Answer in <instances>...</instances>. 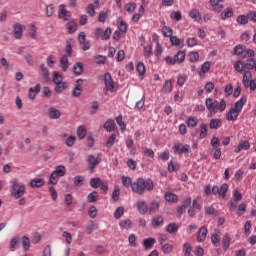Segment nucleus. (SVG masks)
Instances as JSON below:
<instances>
[{"mask_svg":"<svg viewBox=\"0 0 256 256\" xmlns=\"http://www.w3.org/2000/svg\"><path fill=\"white\" fill-rule=\"evenodd\" d=\"M66 29H68V33H75L77 31V23L75 21L68 22Z\"/></svg>","mask_w":256,"mask_h":256,"instance_id":"obj_55","label":"nucleus"},{"mask_svg":"<svg viewBox=\"0 0 256 256\" xmlns=\"http://www.w3.org/2000/svg\"><path fill=\"white\" fill-rule=\"evenodd\" d=\"M247 103V96H242L238 101L235 102L234 106L226 113L227 121H237L239 114L243 110Z\"/></svg>","mask_w":256,"mask_h":256,"instance_id":"obj_3","label":"nucleus"},{"mask_svg":"<svg viewBox=\"0 0 256 256\" xmlns=\"http://www.w3.org/2000/svg\"><path fill=\"white\" fill-rule=\"evenodd\" d=\"M96 227H95V222L93 220L89 221L86 224V231L88 233V235H91V233H93V231H95Z\"/></svg>","mask_w":256,"mask_h":256,"instance_id":"obj_62","label":"nucleus"},{"mask_svg":"<svg viewBox=\"0 0 256 256\" xmlns=\"http://www.w3.org/2000/svg\"><path fill=\"white\" fill-rule=\"evenodd\" d=\"M137 209L140 215H145L147 214V211H149V206H147V202L144 200H139L137 202Z\"/></svg>","mask_w":256,"mask_h":256,"instance_id":"obj_17","label":"nucleus"},{"mask_svg":"<svg viewBox=\"0 0 256 256\" xmlns=\"http://www.w3.org/2000/svg\"><path fill=\"white\" fill-rule=\"evenodd\" d=\"M25 191L26 188L23 182H19L17 179L11 181L10 193L14 199H21L25 195Z\"/></svg>","mask_w":256,"mask_h":256,"instance_id":"obj_4","label":"nucleus"},{"mask_svg":"<svg viewBox=\"0 0 256 256\" xmlns=\"http://www.w3.org/2000/svg\"><path fill=\"white\" fill-rule=\"evenodd\" d=\"M182 253L184 256H193V246L188 242H185L182 246Z\"/></svg>","mask_w":256,"mask_h":256,"instance_id":"obj_26","label":"nucleus"},{"mask_svg":"<svg viewBox=\"0 0 256 256\" xmlns=\"http://www.w3.org/2000/svg\"><path fill=\"white\" fill-rule=\"evenodd\" d=\"M104 83H105L106 89L111 93H114V91H117V86L113 82V78L111 77L110 73H106L104 75Z\"/></svg>","mask_w":256,"mask_h":256,"instance_id":"obj_9","label":"nucleus"},{"mask_svg":"<svg viewBox=\"0 0 256 256\" xmlns=\"http://www.w3.org/2000/svg\"><path fill=\"white\" fill-rule=\"evenodd\" d=\"M177 231H179V226L176 223H170L167 226V233L173 234L177 233Z\"/></svg>","mask_w":256,"mask_h":256,"instance_id":"obj_60","label":"nucleus"},{"mask_svg":"<svg viewBox=\"0 0 256 256\" xmlns=\"http://www.w3.org/2000/svg\"><path fill=\"white\" fill-rule=\"evenodd\" d=\"M210 6L213 8V11L216 13H221L223 11V0H209Z\"/></svg>","mask_w":256,"mask_h":256,"instance_id":"obj_14","label":"nucleus"},{"mask_svg":"<svg viewBox=\"0 0 256 256\" xmlns=\"http://www.w3.org/2000/svg\"><path fill=\"white\" fill-rule=\"evenodd\" d=\"M58 18L64 19V21H69V19H71V12L67 10V8L65 7V4H61L59 6Z\"/></svg>","mask_w":256,"mask_h":256,"instance_id":"obj_10","label":"nucleus"},{"mask_svg":"<svg viewBox=\"0 0 256 256\" xmlns=\"http://www.w3.org/2000/svg\"><path fill=\"white\" fill-rule=\"evenodd\" d=\"M248 149H251V144L249 141H240L238 146L234 149V153H241V151H248Z\"/></svg>","mask_w":256,"mask_h":256,"instance_id":"obj_11","label":"nucleus"},{"mask_svg":"<svg viewBox=\"0 0 256 256\" xmlns=\"http://www.w3.org/2000/svg\"><path fill=\"white\" fill-rule=\"evenodd\" d=\"M173 89V84L171 83V80H166L162 87V93H171Z\"/></svg>","mask_w":256,"mask_h":256,"instance_id":"obj_42","label":"nucleus"},{"mask_svg":"<svg viewBox=\"0 0 256 256\" xmlns=\"http://www.w3.org/2000/svg\"><path fill=\"white\" fill-rule=\"evenodd\" d=\"M161 31L164 37H167L168 39H170L173 36V29H171V27L169 26H163Z\"/></svg>","mask_w":256,"mask_h":256,"instance_id":"obj_47","label":"nucleus"},{"mask_svg":"<svg viewBox=\"0 0 256 256\" xmlns=\"http://www.w3.org/2000/svg\"><path fill=\"white\" fill-rule=\"evenodd\" d=\"M81 93H83V88L81 85L77 84L72 90V97H81Z\"/></svg>","mask_w":256,"mask_h":256,"instance_id":"obj_57","label":"nucleus"},{"mask_svg":"<svg viewBox=\"0 0 256 256\" xmlns=\"http://www.w3.org/2000/svg\"><path fill=\"white\" fill-rule=\"evenodd\" d=\"M207 227H201L199 232H198V236H197V241L198 243H203V241H205L207 239Z\"/></svg>","mask_w":256,"mask_h":256,"instance_id":"obj_20","label":"nucleus"},{"mask_svg":"<svg viewBox=\"0 0 256 256\" xmlns=\"http://www.w3.org/2000/svg\"><path fill=\"white\" fill-rule=\"evenodd\" d=\"M41 91V84H37L34 88L31 87L29 88V99H31L33 101V99H35V97H37V93H40Z\"/></svg>","mask_w":256,"mask_h":256,"instance_id":"obj_25","label":"nucleus"},{"mask_svg":"<svg viewBox=\"0 0 256 256\" xmlns=\"http://www.w3.org/2000/svg\"><path fill=\"white\" fill-rule=\"evenodd\" d=\"M116 123L117 125H119L120 129L122 132H125L126 129H127V124H125V122H123V116L122 115H119L117 118H116Z\"/></svg>","mask_w":256,"mask_h":256,"instance_id":"obj_52","label":"nucleus"},{"mask_svg":"<svg viewBox=\"0 0 256 256\" xmlns=\"http://www.w3.org/2000/svg\"><path fill=\"white\" fill-rule=\"evenodd\" d=\"M235 71H237V73H245V67H247V64H245V62L241 61V60H238L234 63L233 65Z\"/></svg>","mask_w":256,"mask_h":256,"instance_id":"obj_21","label":"nucleus"},{"mask_svg":"<svg viewBox=\"0 0 256 256\" xmlns=\"http://www.w3.org/2000/svg\"><path fill=\"white\" fill-rule=\"evenodd\" d=\"M99 163H101V161H99L98 158H95V156L93 154L88 156V167H89L91 173H93V169H95V167H97V165H99Z\"/></svg>","mask_w":256,"mask_h":256,"instance_id":"obj_15","label":"nucleus"},{"mask_svg":"<svg viewBox=\"0 0 256 256\" xmlns=\"http://www.w3.org/2000/svg\"><path fill=\"white\" fill-rule=\"evenodd\" d=\"M83 63L82 62H77L76 64H74L73 66V71L76 75H82L83 74Z\"/></svg>","mask_w":256,"mask_h":256,"instance_id":"obj_46","label":"nucleus"},{"mask_svg":"<svg viewBox=\"0 0 256 256\" xmlns=\"http://www.w3.org/2000/svg\"><path fill=\"white\" fill-rule=\"evenodd\" d=\"M13 35L15 39H21L23 37V25L17 23L13 27Z\"/></svg>","mask_w":256,"mask_h":256,"instance_id":"obj_19","label":"nucleus"},{"mask_svg":"<svg viewBox=\"0 0 256 256\" xmlns=\"http://www.w3.org/2000/svg\"><path fill=\"white\" fill-rule=\"evenodd\" d=\"M77 136L78 139H85V137H87V130L85 129V126H79L77 128Z\"/></svg>","mask_w":256,"mask_h":256,"instance_id":"obj_49","label":"nucleus"},{"mask_svg":"<svg viewBox=\"0 0 256 256\" xmlns=\"http://www.w3.org/2000/svg\"><path fill=\"white\" fill-rule=\"evenodd\" d=\"M186 44H187V47L193 48V47H197V45H199V41L195 37H188L186 39Z\"/></svg>","mask_w":256,"mask_h":256,"instance_id":"obj_48","label":"nucleus"},{"mask_svg":"<svg viewBox=\"0 0 256 256\" xmlns=\"http://www.w3.org/2000/svg\"><path fill=\"white\" fill-rule=\"evenodd\" d=\"M102 183H103V180L101 178H92L90 180V186L93 189H99V187H101Z\"/></svg>","mask_w":256,"mask_h":256,"instance_id":"obj_44","label":"nucleus"},{"mask_svg":"<svg viewBox=\"0 0 256 256\" xmlns=\"http://www.w3.org/2000/svg\"><path fill=\"white\" fill-rule=\"evenodd\" d=\"M143 55L146 59H149L153 55V45L149 44L144 46L143 48Z\"/></svg>","mask_w":256,"mask_h":256,"instance_id":"obj_36","label":"nucleus"},{"mask_svg":"<svg viewBox=\"0 0 256 256\" xmlns=\"http://www.w3.org/2000/svg\"><path fill=\"white\" fill-rule=\"evenodd\" d=\"M245 89H250V91H255L256 89V79H252L247 82V84H243Z\"/></svg>","mask_w":256,"mask_h":256,"instance_id":"obj_61","label":"nucleus"},{"mask_svg":"<svg viewBox=\"0 0 256 256\" xmlns=\"http://www.w3.org/2000/svg\"><path fill=\"white\" fill-rule=\"evenodd\" d=\"M153 187H154L153 180L143 179V178H138L131 185V189L133 193H137L138 195H143L145 191H153Z\"/></svg>","mask_w":256,"mask_h":256,"instance_id":"obj_2","label":"nucleus"},{"mask_svg":"<svg viewBox=\"0 0 256 256\" xmlns=\"http://www.w3.org/2000/svg\"><path fill=\"white\" fill-rule=\"evenodd\" d=\"M169 41L172 47H179V49H183V47H185V40L178 38L177 36H172Z\"/></svg>","mask_w":256,"mask_h":256,"instance_id":"obj_13","label":"nucleus"},{"mask_svg":"<svg viewBox=\"0 0 256 256\" xmlns=\"http://www.w3.org/2000/svg\"><path fill=\"white\" fill-rule=\"evenodd\" d=\"M219 237H221V230L215 229L212 236H211V243L215 247H219Z\"/></svg>","mask_w":256,"mask_h":256,"instance_id":"obj_24","label":"nucleus"},{"mask_svg":"<svg viewBox=\"0 0 256 256\" xmlns=\"http://www.w3.org/2000/svg\"><path fill=\"white\" fill-rule=\"evenodd\" d=\"M218 191L219 197L225 199V197L227 196V191H229V185L227 183L222 184L220 187H218Z\"/></svg>","mask_w":256,"mask_h":256,"instance_id":"obj_31","label":"nucleus"},{"mask_svg":"<svg viewBox=\"0 0 256 256\" xmlns=\"http://www.w3.org/2000/svg\"><path fill=\"white\" fill-rule=\"evenodd\" d=\"M233 15H235L233 8L227 7L224 10H222V12L220 14V19L222 21H227V19H231V17H233Z\"/></svg>","mask_w":256,"mask_h":256,"instance_id":"obj_12","label":"nucleus"},{"mask_svg":"<svg viewBox=\"0 0 256 256\" xmlns=\"http://www.w3.org/2000/svg\"><path fill=\"white\" fill-rule=\"evenodd\" d=\"M53 82L55 83V85L63 83V76L57 71L53 72Z\"/></svg>","mask_w":256,"mask_h":256,"instance_id":"obj_59","label":"nucleus"},{"mask_svg":"<svg viewBox=\"0 0 256 256\" xmlns=\"http://www.w3.org/2000/svg\"><path fill=\"white\" fill-rule=\"evenodd\" d=\"M200 55L197 51H190L188 53V61L190 63H199Z\"/></svg>","mask_w":256,"mask_h":256,"instance_id":"obj_30","label":"nucleus"},{"mask_svg":"<svg viewBox=\"0 0 256 256\" xmlns=\"http://www.w3.org/2000/svg\"><path fill=\"white\" fill-rule=\"evenodd\" d=\"M155 243H157L155 238H147V239H144L143 241V245L145 249H151L155 245Z\"/></svg>","mask_w":256,"mask_h":256,"instance_id":"obj_45","label":"nucleus"},{"mask_svg":"<svg viewBox=\"0 0 256 256\" xmlns=\"http://www.w3.org/2000/svg\"><path fill=\"white\" fill-rule=\"evenodd\" d=\"M189 17L196 21V23H201V20L203 19V17H201V12L197 9H192L189 13Z\"/></svg>","mask_w":256,"mask_h":256,"instance_id":"obj_23","label":"nucleus"},{"mask_svg":"<svg viewBox=\"0 0 256 256\" xmlns=\"http://www.w3.org/2000/svg\"><path fill=\"white\" fill-rule=\"evenodd\" d=\"M45 185V179L43 178H33L30 181V187L32 189H39L40 187H43Z\"/></svg>","mask_w":256,"mask_h":256,"instance_id":"obj_16","label":"nucleus"},{"mask_svg":"<svg viewBox=\"0 0 256 256\" xmlns=\"http://www.w3.org/2000/svg\"><path fill=\"white\" fill-rule=\"evenodd\" d=\"M190 205H191V197H187L186 199H184L183 204L177 208V213L179 215H183V213L187 211V208H189Z\"/></svg>","mask_w":256,"mask_h":256,"instance_id":"obj_18","label":"nucleus"},{"mask_svg":"<svg viewBox=\"0 0 256 256\" xmlns=\"http://www.w3.org/2000/svg\"><path fill=\"white\" fill-rule=\"evenodd\" d=\"M48 117L50 119H60L61 117V111H59L57 108L50 107L48 109Z\"/></svg>","mask_w":256,"mask_h":256,"instance_id":"obj_22","label":"nucleus"},{"mask_svg":"<svg viewBox=\"0 0 256 256\" xmlns=\"http://www.w3.org/2000/svg\"><path fill=\"white\" fill-rule=\"evenodd\" d=\"M162 253H164V255H169L173 253V244H169V243L164 244L162 246Z\"/></svg>","mask_w":256,"mask_h":256,"instance_id":"obj_53","label":"nucleus"},{"mask_svg":"<svg viewBox=\"0 0 256 256\" xmlns=\"http://www.w3.org/2000/svg\"><path fill=\"white\" fill-rule=\"evenodd\" d=\"M185 56V52L179 50L174 57L166 56L164 61L166 62V65H181V63L185 62Z\"/></svg>","mask_w":256,"mask_h":256,"instance_id":"obj_6","label":"nucleus"},{"mask_svg":"<svg viewBox=\"0 0 256 256\" xmlns=\"http://www.w3.org/2000/svg\"><path fill=\"white\" fill-rule=\"evenodd\" d=\"M164 197L166 201H168V203H178L179 201V196H177V194H174L172 192H166Z\"/></svg>","mask_w":256,"mask_h":256,"instance_id":"obj_28","label":"nucleus"},{"mask_svg":"<svg viewBox=\"0 0 256 256\" xmlns=\"http://www.w3.org/2000/svg\"><path fill=\"white\" fill-rule=\"evenodd\" d=\"M198 123H199V119H197V117L190 116L186 120L187 127H191V128L197 127Z\"/></svg>","mask_w":256,"mask_h":256,"instance_id":"obj_38","label":"nucleus"},{"mask_svg":"<svg viewBox=\"0 0 256 256\" xmlns=\"http://www.w3.org/2000/svg\"><path fill=\"white\" fill-rule=\"evenodd\" d=\"M222 243H223V247L226 251H227V249H229V247H231V236L229 235V233H225L223 235Z\"/></svg>","mask_w":256,"mask_h":256,"instance_id":"obj_34","label":"nucleus"},{"mask_svg":"<svg viewBox=\"0 0 256 256\" xmlns=\"http://www.w3.org/2000/svg\"><path fill=\"white\" fill-rule=\"evenodd\" d=\"M246 66H248V69L256 71V61L253 58H250L247 60Z\"/></svg>","mask_w":256,"mask_h":256,"instance_id":"obj_64","label":"nucleus"},{"mask_svg":"<svg viewBox=\"0 0 256 256\" xmlns=\"http://www.w3.org/2000/svg\"><path fill=\"white\" fill-rule=\"evenodd\" d=\"M119 225L122 229H127V230H129V229H131V227H133V223L131 222L130 219L121 220Z\"/></svg>","mask_w":256,"mask_h":256,"instance_id":"obj_51","label":"nucleus"},{"mask_svg":"<svg viewBox=\"0 0 256 256\" xmlns=\"http://www.w3.org/2000/svg\"><path fill=\"white\" fill-rule=\"evenodd\" d=\"M117 125L115 124V121L113 119H108L104 123V129L108 131V133L113 132L116 129Z\"/></svg>","mask_w":256,"mask_h":256,"instance_id":"obj_27","label":"nucleus"},{"mask_svg":"<svg viewBox=\"0 0 256 256\" xmlns=\"http://www.w3.org/2000/svg\"><path fill=\"white\" fill-rule=\"evenodd\" d=\"M160 204L158 201H152L148 206V211L150 214L155 213V211H159Z\"/></svg>","mask_w":256,"mask_h":256,"instance_id":"obj_41","label":"nucleus"},{"mask_svg":"<svg viewBox=\"0 0 256 256\" xmlns=\"http://www.w3.org/2000/svg\"><path fill=\"white\" fill-rule=\"evenodd\" d=\"M60 67L62 71H67L69 69V58L67 55H63L60 59Z\"/></svg>","mask_w":256,"mask_h":256,"instance_id":"obj_32","label":"nucleus"},{"mask_svg":"<svg viewBox=\"0 0 256 256\" xmlns=\"http://www.w3.org/2000/svg\"><path fill=\"white\" fill-rule=\"evenodd\" d=\"M173 151L175 155H183V153H189L191 151V146L189 144L183 145L182 143H176L173 146Z\"/></svg>","mask_w":256,"mask_h":256,"instance_id":"obj_8","label":"nucleus"},{"mask_svg":"<svg viewBox=\"0 0 256 256\" xmlns=\"http://www.w3.org/2000/svg\"><path fill=\"white\" fill-rule=\"evenodd\" d=\"M201 196H197L194 199H191V204L188 206V215L189 217H195L198 211H201Z\"/></svg>","mask_w":256,"mask_h":256,"instance_id":"obj_7","label":"nucleus"},{"mask_svg":"<svg viewBox=\"0 0 256 256\" xmlns=\"http://www.w3.org/2000/svg\"><path fill=\"white\" fill-rule=\"evenodd\" d=\"M118 30L120 33H127V23L121 17L118 18Z\"/></svg>","mask_w":256,"mask_h":256,"instance_id":"obj_37","label":"nucleus"},{"mask_svg":"<svg viewBox=\"0 0 256 256\" xmlns=\"http://www.w3.org/2000/svg\"><path fill=\"white\" fill-rule=\"evenodd\" d=\"M223 125V121L219 118L211 119L209 127L210 129H215L217 130L219 127Z\"/></svg>","mask_w":256,"mask_h":256,"instance_id":"obj_33","label":"nucleus"},{"mask_svg":"<svg viewBox=\"0 0 256 256\" xmlns=\"http://www.w3.org/2000/svg\"><path fill=\"white\" fill-rule=\"evenodd\" d=\"M243 78H242V83L243 85H247V82L253 79V75L251 74V71H246L242 73Z\"/></svg>","mask_w":256,"mask_h":256,"instance_id":"obj_56","label":"nucleus"},{"mask_svg":"<svg viewBox=\"0 0 256 256\" xmlns=\"http://www.w3.org/2000/svg\"><path fill=\"white\" fill-rule=\"evenodd\" d=\"M236 21L239 25H247V23H249V14H247V16L245 15L238 16Z\"/></svg>","mask_w":256,"mask_h":256,"instance_id":"obj_54","label":"nucleus"},{"mask_svg":"<svg viewBox=\"0 0 256 256\" xmlns=\"http://www.w3.org/2000/svg\"><path fill=\"white\" fill-rule=\"evenodd\" d=\"M208 135L207 124L203 123L200 125L199 139H205Z\"/></svg>","mask_w":256,"mask_h":256,"instance_id":"obj_50","label":"nucleus"},{"mask_svg":"<svg viewBox=\"0 0 256 256\" xmlns=\"http://www.w3.org/2000/svg\"><path fill=\"white\" fill-rule=\"evenodd\" d=\"M136 71H137L139 77H141V79H143V75H145V63L138 62V64L136 65Z\"/></svg>","mask_w":256,"mask_h":256,"instance_id":"obj_43","label":"nucleus"},{"mask_svg":"<svg viewBox=\"0 0 256 256\" xmlns=\"http://www.w3.org/2000/svg\"><path fill=\"white\" fill-rule=\"evenodd\" d=\"M19 244V237L15 236L10 240V251H15L17 245Z\"/></svg>","mask_w":256,"mask_h":256,"instance_id":"obj_63","label":"nucleus"},{"mask_svg":"<svg viewBox=\"0 0 256 256\" xmlns=\"http://www.w3.org/2000/svg\"><path fill=\"white\" fill-rule=\"evenodd\" d=\"M206 108L208 109V117H213V115L223 113L227 109V102L225 99H221L220 102L213 98H206L205 100Z\"/></svg>","mask_w":256,"mask_h":256,"instance_id":"obj_1","label":"nucleus"},{"mask_svg":"<svg viewBox=\"0 0 256 256\" xmlns=\"http://www.w3.org/2000/svg\"><path fill=\"white\" fill-rule=\"evenodd\" d=\"M211 69V62L206 61L201 65V69L198 72V75L200 77H203L205 75V73H209V70Z\"/></svg>","mask_w":256,"mask_h":256,"instance_id":"obj_29","label":"nucleus"},{"mask_svg":"<svg viewBox=\"0 0 256 256\" xmlns=\"http://www.w3.org/2000/svg\"><path fill=\"white\" fill-rule=\"evenodd\" d=\"M67 175V168L65 165H58L54 168L49 178V183L51 185H57L59 183V178L65 177Z\"/></svg>","mask_w":256,"mask_h":256,"instance_id":"obj_5","label":"nucleus"},{"mask_svg":"<svg viewBox=\"0 0 256 256\" xmlns=\"http://www.w3.org/2000/svg\"><path fill=\"white\" fill-rule=\"evenodd\" d=\"M68 88H69V83L60 82L56 84L54 90L56 91V93H63V91H65V89H68Z\"/></svg>","mask_w":256,"mask_h":256,"instance_id":"obj_35","label":"nucleus"},{"mask_svg":"<svg viewBox=\"0 0 256 256\" xmlns=\"http://www.w3.org/2000/svg\"><path fill=\"white\" fill-rule=\"evenodd\" d=\"M153 227H161L163 225V216H156L152 219Z\"/></svg>","mask_w":256,"mask_h":256,"instance_id":"obj_58","label":"nucleus"},{"mask_svg":"<svg viewBox=\"0 0 256 256\" xmlns=\"http://www.w3.org/2000/svg\"><path fill=\"white\" fill-rule=\"evenodd\" d=\"M87 201L89 203H96V201H99V193H97V191H92L88 194Z\"/></svg>","mask_w":256,"mask_h":256,"instance_id":"obj_40","label":"nucleus"},{"mask_svg":"<svg viewBox=\"0 0 256 256\" xmlns=\"http://www.w3.org/2000/svg\"><path fill=\"white\" fill-rule=\"evenodd\" d=\"M21 241L24 251H29V249H31V239L27 236H23Z\"/></svg>","mask_w":256,"mask_h":256,"instance_id":"obj_39","label":"nucleus"}]
</instances>
